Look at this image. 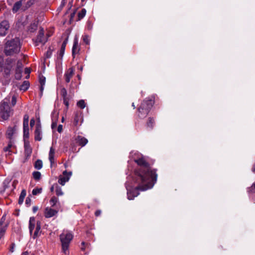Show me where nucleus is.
<instances>
[{
    "instance_id": "8",
    "label": "nucleus",
    "mask_w": 255,
    "mask_h": 255,
    "mask_svg": "<svg viewBox=\"0 0 255 255\" xmlns=\"http://www.w3.org/2000/svg\"><path fill=\"white\" fill-rule=\"evenodd\" d=\"M47 41V38L45 37L44 36V30L43 28H40L38 35H37L36 39H35V43H37V45L38 43H42L43 44H44L46 41Z\"/></svg>"
},
{
    "instance_id": "15",
    "label": "nucleus",
    "mask_w": 255,
    "mask_h": 255,
    "mask_svg": "<svg viewBox=\"0 0 255 255\" xmlns=\"http://www.w3.org/2000/svg\"><path fill=\"white\" fill-rule=\"evenodd\" d=\"M80 48L78 46V39H74V43L72 47V55L74 57V55L77 54L79 51Z\"/></svg>"
},
{
    "instance_id": "59",
    "label": "nucleus",
    "mask_w": 255,
    "mask_h": 255,
    "mask_svg": "<svg viewBox=\"0 0 255 255\" xmlns=\"http://www.w3.org/2000/svg\"><path fill=\"white\" fill-rule=\"evenodd\" d=\"M30 72H31V71H30V69L29 68H26L25 69V73L26 74H29L30 73Z\"/></svg>"
},
{
    "instance_id": "55",
    "label": "nucleus",
    "mask_w": 255,
    "mask_h": 255,
    "mask_svg": "<svg viewBox=\"0 0 255 255\" xmlns=\"http://www.w3.org/2000/svg\"><path fill=\"white\" fill-rule=\"evenodd\" d=\"M4 217L3 216L0 220V227L2 226L3 223H4Z\"/></svg>"
},
{
    "instance_id": "34",
    "label": "nucleus",
    "mask_w": 255,
    "mask_h": 255,
    "mask_svg": "<svg viewBox=\"0 0 255 255\" xmlns=\"http://www.w3.org/2000/svg\"><path fill=\"white\" fill-rule=\"evenodd\" d=\"M33 177L35 180H38L41 177V173L39 171H34L32 173Z\"/></svg>"
},
{
    "instance_id": "28",
    "label": "nucleus",
    "mask_w": 255,
    "mask_h": 255,
    "mask_svg": "<svg viewBox=\"0 0 255 255\" xmlns=\"http://www.w3.org/2000/svg\"><path fill=\"white\" fill-rule=\"evenodd\" d=\"M86 10L85 9L83 8L82 9L78 14V19L79 20H80L81 19L83 18L86 15Z\"/></svg>"
},
{
    "instance_id": "53",
    "label": "nucleus",
    "mask_w": 255,
    "mask_h": 255,
    "mask_svg": "<svg viewBox=\"0 0 255 255\" xmlns=\"http://www.w3.org/2000/svg\"><path fill=\"white\" fill-rule=\"evenodd\" d=\"M67 42H68V38H66L64 41L63 42L62 44V46H64V47H66V45L67 43Z\"/></svg>"
},
{
    "instance_id": "57",
    "label": "nucleus",
    "mask_w": 255,
    "mask_h": 255,
    "mask_svg": "<svg viewBox=\"0 0 255 255\" xmlns=\"http://www.w3.org/2000/svg\"><path fill=\"white\" fill-rule=\"evenodd\" d=\"M11 145L8 144L7 146H6V147H5L4 148V151H8L9 149L11 148Z\"/></svg>"
},
{
    "instance_id": "4",
    "label": "nucleus",
    "mask_w": 255,
    "mask_h": 255,
    "mask_svg": "<svg viewBox=\"0 0 255 255\" xmlns=\"http://www.w3.org/2000/svg\"><path fill=\"white\" fill-rule=\"evenodd\" d=\"M153 104L154 102L151 99L144 100L138 108V117L140 119L145 118L152 107Z\"/></svg>"
},
{
    "instance_id": "30",
    "label": "nucleus",
    "mask_w": 255,
    "mask_h": 255,
    "mask_svg": "<svg viewBox=\"0 0 255 255\" xmlns=\"http://www.w3.org/2000/svg\"><path fill=\"white\" fill-rule=\"evenodd\" d=\"M65 50V47L61 46L60 50L59 52L58 55V58L60 59L62 58V57L64 55V54Z\"/></svg>"
},
{
    "instance_id": "11",
    "label": "nucleus",
    "mask_w": 255,
    "mask_h": 255,
    "mask_svg": "<svg viewBox=\"0 0 255 255\" xmlns=\"http://www.w3.org/2000/svg\"><path fill=\"white\" fill-rule=\"evenodd\" d=\"M75 142L81 147H83L86 145V144L88 142V140L87 138L81 135L77 136L75 138Z\"/></svg>"
},
{
    "instance_id": "9",
    "label": "nucleus",
    "mask_w": 255,
    "mask_h": 255,
    "mask_svg": "<svg viewBox=\"0 0 255 255\" xmlns=\"http://www.w3.org/2000/svg\"><path fill=\"white\" fill-rule=\"evenodd\" d=\"M34 139L36 141H40L42 139V129L40 123H37L34 131Z\"/></svg>"
},
{
    "instance_id": "25",
    "label": "nucleus",
    "mask_w": 255,
    "mask_h": 255,
    "mask_svg": "<svg viewBox=\"0 0 255 255\" xmlns=\"http://www.w3.org/2000/svg\"><path fill=\"white\" fill-rule=\"evenodd\" d=\"M29 86V83L28 81H25L23 84L20 86V89L23 91H26L28 89Z\"/></svg>"
},
{
    "instance_id": "33",
    "label": "nucleus",
    "mask_w": 255,
    "mask_h": 255,
    "mask_svg": "<svg viewBox=\"0 0 255 255\" xmlns=\"http://www.w3.org/2000/svg\"><path fill=\"white\" fill-rule=\"evenodd\" d=\"M23 138L25 139L28 140L29 138V128H23Z\"/></svg>"
},
{
    "instance_id": "48",
    "label": "nucleus",
    "mask_w": 255,
    "mask_h": 255,
    "mask_svg": "<svg viewBox=\"0 0 255 255\" xmlns=\"http://www.w3.org/2000/svg\"><path fill=\"white\" fill-rule=\"evenodd\" d=\"M23 128H28V122L23 121Z\"/></svg>"
},
{
    "instance_id": "32",
    "label": "nucleus",
    "mask_w": 255,
    "mask_h": 255,
    "mask_svg": "<svg viewBox=\"0 0 255 255\" xmlns=\"http://www.w3.org/2000/svg\"><path fill=\"white\" fill-rule=\"evenodd\" d=\"M77 105L82 109H84L86 107L85 102L83 100H80L79 101H78L77 102Z\"/></svg>"
},
{
    "instance_id": "58",
    "label": "nucleus",
    "mask_w": 255,
    "mask_h": 255,
    "mask_svg": "<svg viewBox=\"0 0 255 255\" xmlns=\"http://www.w3.org/2000/svg\"><path fill=\"white\" fill-rule=\"evenodd\" d=\"M38 208L37 206H33L32 208V211L33 213H35L38 210Z\"/></svg>"
},
{
    "instance_id": "36",
    "label": "nucleus",
    "mask_w": 255,
    "mask_h": 255,
    "mask_svg": "<svg viewBox=\"0 0 255 255\" xmlns=\"http://www.w3.org/2000/svg\"><path fill=\"white\" fill-rule=\"evenodd\" d=\"M42 192V188H35L33 189L32 191V193L33 195H36L38 194L41 193Z\"/></svg>"
},
{
    "instance_id": "14",
    "label": "nucleus",
    "mask_w": 255,
    "mask_h": 255,
    "mask_svg": "<svg viewBox=\"0 0 255 255\" xmlns=\"http://www.w3.org/2000/svg\"><path fill=\"white\" fill-rule=\"evenodd\" d=\"M74 69L73 67L68 69L67 71L65 74V81L66 83H69L71 78L74 74Z\"/></svg>"
},
{
    "instance_id": "41",
    "label": "nucleus",
    "mask_w": 255,
    "mask_h": 255,
    "mask_svg": "<svg viewBox=\"0 0 255 255\" xmlns=\"http://www.w3.org/2000/svg\"><path fill=\"white\" fill-rule=\"evenodd\" d=\"M63 100L64 104L66 106L67 109H68L69 107V98H65Z\"/></svg>"
},
{
    "instance_id": "6",
    "label": "nucleus",
    "mask_w": 255,
    "mask_h": 255,
    "mask_svg": "<svg viewBox=\"0 0 255 255\" xmlns=\"http://www.w3.org/2000/svg\"><path fill=\"white\" fill-rule=\"evenodd\" d=\"M9 98L4 99L1 103L0 106V115L4 120H7L12 114L11 110L9 106Z\"/></svg>"
},
{
    "instance_id": "3",
    "label": "nucleus",
    "mask_w": 255,
    "mask_h": 255,
    "mask_svg": "<svg viewBox=\"0 0 255 255\" xmlns=\"http://www.w3.org/2000/svg\"><path fill=\"white\" fill-rule=\"evenodd\" d=\"M15 62V59L7 58L4 62L3 58L0 56V72H3V77H8L10 76Z\"/></svg>"
},
{
    "instance_id": "35",
    "label": "nucleus",
    "mask_w": 255,
    "mask_h": 255,
    "mask_svg": "<svg viewBox=\"0 0 255 255\" xmlns=\"http://www.w3.org/2000/svg\"><path fill=\"white\" fill-rule=\"evenodd\" d=\"M57 201L58 199L56 197L53 196L50 200V204L51 207H54L57 202Z\"/></svg>"
},
{
    "instance_id": "44",
    "label": "nucleus",
    "mask_w": 255,
    "mask_h": 255,
    "mask_svg": "<svg viewBox=\"0 0 255 255\" xmlns=\"http://www.w3.org/2000/svg\"><path fill=\"white\" fill-rule=\"evenodd\" d=\"M21 73H18L15 72V78L17 80H19L21 78Z\"/></svg>"
},
{
    "instance_id": "12",
    "label": "nucleus",
    "mask_w": 255,
    "mask_h": 255,
    "mask_svg": "<svg viewBox=\"0 0 255 255\" xmlns=\"http://www.w3.org/2000/svg\"><path fill=\"white\" fill-rule=\"evenodd\" d=\"M58 213V210L47 207L45 209L44 216L45 218H49L53 217Z\"/></svg>"
},
{
    "instance_id": "16",
    "label": "nucleus",
    "mask_w": 255,
    "mask_h": 255,
    "mask_svg": "<svg viewBox=\"0 0 255 255\" xmlns=\"http://www.w3.org/2000/svg\"><path fill=\"white\" fill-rule=\"evenodd\" d=\"M58 114L57 113H56L55 112H53L52 113V123L51 124V128L52 129H54L56 126H57V121L58 119Z\"/></svg>"
},
{
    "instance_id": "47",
    "label": "nucleus",
    "mask_w": 255,
    "mask_h": 255,
    "mask_svg": "<svg viewBox=\"0 0 255 255\" xmlns=\"http://www.w3.org/2000/svg\"><path fill=\"white\" fill-rule=\"evenodd\" d=\"M16 98L14 96H13L12 97V99H11V104L13 106L16 104Z\"/></svg>"
},
{
    "instance_id": "1",
    "label": "nucleus",
    "mask_w": 255,
    "mask_h": 255,
    "mask_svg": "<svg viewBox=\"0 0 255 255\" xmlns=\"http://www.w3.org/2000/svg\"><path fill=\"white\" fill-rule=\"evenodd\" d=\"M138 166L134 169L133 180L137 186L131 190L127 189L128 200H132L139 194V190L144 191L152 188L156 182V170L151 169L144 157L141 156L134 159Z\"/></svg>"
},
{
    "instance_id": "17",
    "label": "nucleus",
    "mask_w": 255,
    "mask_h": 255,
    "mask_svg": "<svg viewBox=\"0 0 255 255\" xmlns=\"http://www.w3.org/2000/svg\"><path fill=\"white\" fill-rule=\"evenodd\" d=\"M82 120L81 112H76L74 114V124L75 126L79 124V123Z\"/></svg>"
},
{
    "instance_id": "60",
    "label": "nucleus",
    "mask_w": 255,
    "mask_h": 255,
    "mask_svg": "<svg viewBox=\"0 0 255 255\" xmlns=\"http://www.w3.org/2000/svg\"><path fill=\"white\" fill-rule=\"evenodd\" d=\"M44 85H40V92L41 93H42L43 91V89H44Z\"/></svg>"
},
{
    "instance_id": "31",
    "label": "nucleus",
    "mask_w": 255,
    "mask_h": 255,
    "mask_svg": "<svg viewBox=\"0 0 255 255\" xmlns=\"http://www.w3.org/2000/svg\"><path fill=\"white\" fill-rule=\"evenodd\" d=\"M37 28V24L36 23H33L30 24L29 28V31L31 32L35 31Z\"/></svg>"
},
{
    "instance_id": "62",
    "label": "nucleus",
    "mask_w": 255,
    "mask_h": 255,
    "mask_svg": "<svg viewBox=\"0 0 255 255\" xmlns=\"http://www.w3.org/2000/svg\"><path fill=\"white\" fill-rule=\"evenodd\" d=\"M29 253L27 251L24 252L22 253L21 255H28Z\"/></svg>"
},
{
    "instance_id": "49",
    "label": "nucleus",
    "mask_w": 255,
    "mask_h": 255,
    "mask_svg": "<svg viewBox=\"0 0 255 255\" xmlns=\"http://www.w3.org/2000/svg\"><path fill=\"white\" fill-rule=\"evenodd\" d=\"M63 130V126L61 125H59L57 128V131L58 132L60 133L62 132Z\"/></svg>"
},
{
    "instance_id": "21",
    "label": "nucleus",
    "mask_w": 255,
    "mask_h": 255,
    "mask_svg": "<svg viewBox=\"0 0 255 255\" xmlns=\"http://www.w3.org/2000/svg\"><path fill=\"white\" fill-rule=\"evenodd\" d=\"M40 229H41V223L40 221H37L36 222V229H35V230L34 231V234L33 236V239H35L36 238H37L38 237V236L39 235V233L40 231Z\"/></svg>"
},
{
    "instance_id": "24",
    "label": "nucleus",
    "mask_w": 255,
    "mask_h": 255,
    "mask_svg": "<svg viewBox=\"0 0 255 255\" xmlns=\"http://www.w3.org/2000/svg\"><path fill=\"white\" fill-rule=\"evenodd\" d=\"M22 63L20 60H18L16 63V67L15 69V72L18 73H22Z\"/></svg>"
},
{
    "instance_id": "50",
    "label": "nucleus",
    "mask_w": 255,
    "mask_h": 255,
    "mask_svg": "<svg viewBox=\"0 0 255 255\" xmlns=\"http://www.w3.org/2000/svg\"><path fill=\"white\" fill-rule=\"evenodd\" d=\"M23 121H26L29 122V116L28 115H24L23 117Z\"/></svg>"
},
{
    "instance_id": "46",
    "label": "nucleus",
    "mask_w": 255,
    "mask_h": 255,
    "mask_svg": "<svg viewBox=\"0 0 255 255\" xmlns=\"http://www.w3.org/2000/svg\"><path fill=\"white\" fill-rule=\"evenodd\" d=\"M14 248H15V244L12 243L10 247L9 252H10L11 253H13L14 252Z\"/></svg>"
},
{
    "instance_id": "2",
    "label": "nucleus",
    "mask_w": 255,
    "mask_h": 255,
    "mask_svg": "<svg viewBox=\"0 0 255 255\" xmlns=\"http://www.w3.org/2000/svg\"><path fill=\"white\" fill-rule=\"evenodd\" d=\"M20 40L15 38L8 40L4 45V53L6 56H12L20 52Z\"/></svg>"
},
{
    "instance_id": "63",
    "label": "nucleus",
    "mask_w": 255,
    "mask_h": 255,
    "mask_svg": "<svg viewBox=\"0 0 255 255\" xmlns=\"http://www.w3.org/2000/svg\"><path fill=\"white\" fill-rule=\"evenodd\" d=\"M65 0H62L61 2V5L63 6L65 4Z\"/></svg>"
},
{
    "instance_id": "39",
    "label": "nucleus",
    "mask_w": 255,
    "mask_h": 255,
    "mask_svg": "<svg viewBox=\"0 0 255 255\" xmlns=\"http://www.w3.org/2000/svg\"><path fill=\"white\" fill-rule=\"evenodd\" d=\"M83 41L86 44H89L90 43V39L89 38V36L87 35H85L83 37Z\"/></svg>"
},
{
    "instance_id": "23",
    "label": "nucleus",
    "mask_w": 255,
    "mask_h": 255,
    "mask_svg": "<svg viewBox=\"0 0 255 255\" xmlns=\"http://www.w3.org/2000/svg\"><path fill=\"white\" fill-rule=\"evenodd\" d=\"M22 5V2L21 0L18 1L14 4L12 7V11L13 12H16Z\"/></svg>"
},
{
    "instance_id": "37",
    "label": "nucleus",
    "mask_w": 255,
    "mask_h": 255,
    "mask_svg": "<svg viewBox=\"0 0 255 255\" xmlns=\"http://www.w3.org/2000/svg\"><path fill=\"white\" fill-rule=\"evenodd\" d=\"M60 94H61V96L63 98V99H65V98H68V97L67 96V91H66L65 88H63L61 90Z\"/></svg>"
},
{
    "instance_id": "29",
    "label": "nucleus",
    "mask_w": 255,
    "mask_h": 255,
    "mask_svg": "<svg viewBox=\"0 0 255 255\" xmlns=\"http://www.w3.org/2000/svg\"><path fill=\"white\" fill-rule=\"evenodd\" d=\"M55 192L57 196H62L63 195L61 188L59 187L58 184L56 186Z\"/></svg>"
},
{
    "instance_id": "51",
    "label": "nucleus",
    "mask_w": 255,
    "mask_h": 255,
    "mask_svg": "<svg viewBox=\"0 0 255 255\" xmlns=\"http://www.w3.org/2000/svg\"><path fill=\"white\" fill-rule=\"evenodd\" d=\"M24 198L19 196L18 199V204H21L24 200Z\"/></svg>"
},
{
    "instance_id": "45",
    "label": "nucleus",
    "mask_w": 255,
    "mask_h": 255,
    "mask_svg": "<svg viewBox=\"0 0 255 255\" xmlns=\"http://www.w3.org/2000/svg\"><path fill=\"white\" fill-rule=\"evenodd\" d=\"M26 195V190L25 189H23V190H22L19 196L25 198Z\"/></svg>"
},
{
    "instance_id": "10",
    "label": "nucleus",
    "mask_w": 255,
    "mask_h": 255,
    "mask_svg": "<svg viewBox=\"0 0 255 255\" xmlns=\"http://www.w3.org/2000/svg\"><path fill=\"white\" fill-rule=\"evenodd\" d=\"M71 172H67V171H64L63 172V174L64 176H60L58 180V183L61 185L63 186L65 183L67 182L69 179V177L71 175Z\"/></svg>"
},
{
    "instance_id": "27",
    "label": "nucleus",
    "mask_w": 255,
    "mask_h": 255,
    "mask_svg": "<svg viewBox=\"0 0 255 255\" xmlns=\"http://www.w3.org/2000/svg\"><path fill=\"white\" fill-rule=\"evenodd\" d=\"M7 225L5 226H1L0 227V240L4 236L7 229Z\"/></svg>"
},
{
    "instance_id": "61",
    "label": "nucleus",
    "mask_w": 255,
    "mask_h": 255,
    "mask_svg": "<svg viewBox=\"0 0 255 255\" xmlns=\"http://www.w3.org/2000/svg\"><path fill=\"white\" fill-rule=\"evenodd\" d=\"M252 171L254 172V173H255V163L253 165V167L252 168Z\"/></svg>"
},
{
    "instance_id": "22",
    "label": "nucleus",
    "mask_w": 255,
    "mask_h": 255,
    "mask_svg": "<svg viewBox=\"0 0 255 255\" xmlns=\"http://www.w3.org/2000/svg\"><path fill=\"white\" fill-rule=\"evenodd\" d=\"M55 155V149L53 147H51L49 153V160L52 164L54 162Z\"/></svg>"
},
{
    "instance_id": "13",
    "label": "nucleus",
    "mask_w": 255,
    "mask_h": 255,
    "mask_svg": "<svg viewBox=\"0 0 255 255\" xmlns=\"http://www.w3.org/2000/svg\"><path fill=\"white\" fill-rule=\"evenodd\" d=\"M24 153L26 156H29L32 153V148L30 146V143L28 140H24Z\"/></svg>"
},
{
    "instance_id": "5",
    "label": "nucleus",
    "mask_w": 255,
    "mask_h": 255,
    "mask_svg": "<svg viewBox=\"0 0 255 255\" xmlns=\"http://www.w3.org/2000/svg\"><path fill=\"white\" fill-rule=\"evenodd\" d=\"M73 235L68 232H63L59 236L60 240L61 243L62 252L67 255L68 254V249L70 243L73 239Z\"/></svg>"
},
{
    "instance_id": "52",
    "label": "nucleus",
    "mask_w": 255,
    "mask_h": 255,
    "mask_svg": "<svg viewBox=\"0 0 255 255\" xmlns=\"http://www.w3.org/2000/svg\"><path fill=\"white\" fill-rule=\"evenodd\" d=\"M35 125V120L34 119H32L30 120V126L31 127H32Z\"/></svg>"
},
{
    "instance_id": "54",
    "label": "nucleus",
    "mask_w": 255,
    "mask_h": 255,
    "mask_svg": "<svg viewBox=\"0 0 255 255\" xmlns=\"http://www.w3.org/2000/svg\"><path fill=\"white\" fill-rule=\"evenodd\" d=\"M101 214V211L100 210H97L95 213V215L96 216L98 217L99 216H100Z\"/></svg>"
},
{
    "instance_id": "26",
    "label": "nucleus",
    "mask_w": 255,
    "mask_h": 255,
    "mask_svg": "<svg viewBox=\"0 0 255 255\" xmlns=\"http://www.w3.org/2000/svg\"><path fill=\"white\" fill-rule=\"evenodd\" d=\"M34 167L37 169H40L42 167V162L41 160H37L34 164Z\"/></svg>"
},
{
    "instance_id": "7",
    "label": "nucleus",
    "mask_w": 255,
    "mask_h": 255,
    "mask_svg": "<svg viewBox=\"0 0 255 255\" xmlns=\"http://www.w3.org/2000/svg\"><path fill=\"white\" fill-rule=\"evenodd\" d=\"M9 28V22L6 20H2L0 23V36H5Z\"/></svg>"
},
{
    "instance_id": "40",
    "label": "nucleus",
    "mask_w": 255,
    "mask_h": 255,
    "mask_svg": "<svg viewBox=\"0 0 255 255\" xmlns=\"http://www.w3.org/2000/svg\"><path fill=\"white\" fill-rule=\"evenodd\" d=\"M52 49H51V48L49 47L46 52V57L47 58H49L51 57V56L52 55Z\"/></svg>"
},
{
    "instance_id": "64",
    "label": "nucleus",
    "mask_w": 255,
    "mask_h": 255,
    "mask_svg": "<svg viewBox=\"0 0 255 255\" xmlns=\"http://www.w3.org/2000/svg\"><path fill=\"white\" fill-rule=\"evenodd\" d=\"M132 107H133V109H135V105H134V103H132Z\"/></svg>"
},
{
    "instance_id": "56",
    "label": "nucleus",
    "mask_w": 255,
    "mask_h": 255,
    "mask_svg": "<svg viewBox=\"0 0 255 255\" xmlns=\"http://www.w3.org/2000/svg\"><path fill=\"white\" fill-rule=\"evenodd\" d=\"M57 184H55L54 185H53L51 188H50V191L51 192H53L54 189H56V186H57Z\"/></svg>"
},
{
    "instance_id": "19",
    "label": "nucleus",
    "mask_w": 255,
    "mask_h": 255,
    "mask_svg": "<svg viewBox=\"0 0 255 255\" xmlns=\"http://www.w3.org/2000/svg\"><path fill=\"white\" fill-rule=\"evenodd\" d=\"M16 129V126H14L13 128L9 127L8 128V129L7 130V132H6L7 137L9 139L12 138V137L13 134L14 133Z\"/></svg>"
},
{
    "instance_id": "18",
    "label": "nucleus",
    "mask_w": 255,
    "mask_h": 255,
    "mask_svg": "<svg viewBox=\"0 0 255 255\" xmlns=\"http://www.w3.org/2000/svg\"><path fill=\"white\" fill-rule=\"evenodd\" d=\"M35 220L34 217H30L29 221V229L30 234H32L33 230L35 228Z\"/></svg>"
},
{
    "instance_id": "43",
    "label": "nucleus",
    "mask_w": 255,
    "mask_h": 255,
    "mask_svg": "<svg viewBox=\"0 0 255 255\" xmlns=\"http://www.w3.org/2000/svg\"><path fill=\"white\" fill-rule=\"evenodd\" d=\"M31 200L30 197H28L26 198L25 204L28 206H30L31 204Z\"/></svg>"
},
{
    "instance_id": "20",
    "label": "nucleus",
    "mask_w": 255,
    "mask_h": 255,
    "mask_svg": "<svg viewBox=\"0 0 255 255\" xmlns=\"http://www.w3.org/2000/svg\"><path fill=\"white\" fill-rule=\"evenodd\" d=\"M155 124L154 119L153 118L149 117L146 123V128L151 130L153 128Z\"/></svg>"
},
{
    "instance_id": "38",
    "label": "nucleus",
    "mask_w": 255,
    "mask_h": 255,
    "mask_svg": "<svg viewBox=\"0 0 255 255\" xmlns=\"http://www.w3.org/2000/svg\"><path fill=\"white\" fill-rule=\"evenodd\" d=\"M39 83L40 85H44L45 84V78L43 76H41L39 77Z\"/></svg>"
},
{
    "instance_id": "42",
    "label": "nucleus",
    "mask_w": 255,
    "mask_h": 255,
    "mask_svg": "<svg viewBox=\"0 0 255 255\" xmlns=\"http://www.w3.org/2000/svg\"><path fill=\"white\" fill-rule=\"evenodd\" d=\"M248 192H255V182L248 189Z\"/></svg>"
}]
</instances>
